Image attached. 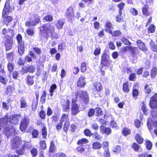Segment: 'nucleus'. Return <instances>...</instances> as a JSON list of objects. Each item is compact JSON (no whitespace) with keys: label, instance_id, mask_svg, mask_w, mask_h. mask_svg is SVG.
<instances>
[{"label":"nucleus","instance_id":"423d86ee","mask_svg":"<svg viewBox=\"0 0 157 157\" xmlns=\"http://www.w3.org/2000/svg\"><path fill=\"white\" fill-rule=\"evenodd\" d=\"M18 45V52L20 56L23 55L25 52V42L22 40V37L20 34H18L16 37Z\"/></svg>","mask_w":157,"mask_h":157},{"label":"nucleus","instance_id":"9b49d317","mask_svg":"<svg viewBox=\"0 0 157 157\" xmlns=\"http://www.w3.org/2000/svg\"><path fill=\"white\" fill-rule=\"evenodd\" d=\"M150 105L151 108L155 109L157 108V94H155L151 98Z\"/></svg>","mask_w":157,"mask_h":157},{"label":"nucleus","instance_id":"cd10ccee","mask_svg":"<svg viewBox=\"0 0 157 157\" xmlns=\"http://www.w3.org/2000/svg\"><path fill=\"white\" fill-rule=\"evenodd\" d=\"M125 3L123 2H121L117 5V7L119 8L118 12L122 13V10L124 9Z\"/></svg>","mask_w":157,"mask_h":157},{"label":"nucleus","instance_id":"c756f323","mask_svg":"<svg viewBox=\"0 0 157 157\" xmlns=\"http://www.w3.org/2000/svg\"><path fill=\"white\" fill-rule=\"evenodd\" d=\"M119 14L117 15L116 17V21L117 22H121L123 21V18L122 17V13L119 12Z\"/></svg>","mask_w":157,"mask_h":157},{"label":"nucleus","instance_id":"774afa93","mask_svg":"<svg viewBox=\"0 0 157 157\" xmlns=\"http://www.w3.org/2000/svg\"><path fill=\"white\" fill-rule=\"evenodd\" d=\"M104 155L105 157H110V154L109 152V150L108 149L105 150L104 153Z\"/></svg>","mask_w":157,"mask_h":157},{"label":"nucleus","instance_id":"f3484780","mask_svg":"<svg viewBox=\"0 0 157 157\" xmlns=\"http://www.w3.org/2000/svg\"><path fill=\"white\" fill-rule=\"evenodd\" d=\"M10 9V7L9 6L5 5L2 13V17L5 16H8Z\"/></svg>","mask_w":157,"mask_h":157},{"label":"nucleus","instance_id":"13d9d810","mask_svg":"<svg viewBox=\"0 0 157 157\" xmlns=\"http://www.w3.org/2000/svg\"><path fill=\"white\" fill-rule=\"evenodd\" d=\"M14 65V64L13 62L11 61L8 62L7 65L8 69H13Z\"/></svg>","mask_w":157,"mask_h":157},{"label":"nucleus","instance_id":"8fccbe9b","mask_svg":"<svg viewBox=\"0 0 157 157\" xmlns=\"http://www.w3.org/2000/svg\"><path fill=\"white\" fill-rule=\"evenodd\" d=\"M130 12L133 15H136L137 14V11L134 8H132L130 10Z\"/></svg>","mask_w":157,"mask_h":157},{"label":"nucleus","instance_id":"aec40b11","mask_svg":"<svg viewBox=\"0 0 157 157\" xmlns=\"http://www.w3.org/2000/svg\"><path fill=\"white\" fill-rule=\"evenodd\" d=\"M77 86L79 87L83 86L86 84L85 78L83 76L80 77L77 82Z\"/></svg>","mask_w":157,"mask_h":157},{"label":"nucleus","instance_id":"5701e85b","mask_svg":"<svg viewBox=\"0 0 157 157\" xmlns=\"http://www.w3.org/2000/svg\"><path fill=\"white\" fill-rule=\"evenodd\" d=\"M42 126L43 127L42 129V137L44 138H46L47 134V129L45 125L44 124H42Z\"/></svg>","mask_w":157,"mask_h":157},{"label":"nucleus","instance_id":"5fc2aeb1","mask_svg":"<svg viewBox=\"0 0 157 157\" xmlns=\"http://www.w3.org/2000/svg\"><path fill=\"white\" fill-rule=\"evenodd\" d=\"M17 63L20 66H24L25 64V61L21 58H20L17 62Z\"/></svg>","mask_w":157,"mask_h":157},{"label":"nucleus","instance_id":"f257e3e1","mask_svg":"<svg viewBox=\"0 0 157 157\" xmlns=\"http://www.w3.org/2000/svg\"><path fill=\"white\" fill-rule=\"evenodd\" d=\"M14 30L9 28L8 30L4 28L2 30V34L4 36L3 37L2 43L5 48V50L7 52L11 50L13 44V38Z\"/></svg>","mask_w":157,"mask_h":157},{"label":"nucleus","instance_id":"79ce46f5","mask_svg":"<svg viewBox=\"0 0 157 157\" xmlns=\"http://www.w3.org/2000/svg\"><path fill=\"white\" fill-rule=\"evenodd\" d=\"M27 82L28 84L30 85H32L34 81L31 76H28L27 77Z\"/></svg>","mask_w":157,"mask_h":157},{"label":"nucleus","instance_id":"3c124183","mask_svg":"<svg viewBox=\"0 0 157 157\" xmlns=\"http://www.w3.org/2000/svg\"><path fill=\"white\" fill-rule=\"evenodd\" d=\"M39 134L38 131L36 129L34 130L32 132V134L33 138H36L37 137Z\"/></svg>","mask_w":157,"mask_h":157},{"label":"nucleus","instance_id":"72a5a7b5","mask_svg":"<svg viewBox=\"0 0 157 157\" xmlns=\"http://www.w3.org/2000/svg\"><path fill=\"white\" fill-rule=\"evenodd\" d=\"M101 145L98 142H95L93 144V148L94 149H99L101 148Z\"/></svg>","mask_w":157,"mask_h":157},{"label":"nucleus","instance_id":"f8f14e48","mask_svg":"<svg viewBox=\"0 0 157 157\" xmlns=\"http://www.w3.org/2000/svg\"><path fill=\"white\" fill-rule=\"evenodd\" d=\"M105 31L109 33H112V31L113 29V27L112 23L110 21H108L105 23L104 25Z\"/></svg>","mask_w":157,"mask_h":157},{"label":"nucleus","instance_id":"a211bd4d","mask_svg":"<svg viewBox=\"0 0 157 157\" xmlns=\"http://www.w3.org/2000/svg\"><path fill=\"white\" fill-rule=\"evenodd\" d=\"M5 131L7 132L6 134L9 135H14L15 134V130L14 128L12 126L8 128L6 127L5 129Z\"/></svg>","mask_w":157,"mask_h":157},{"label":"nucleus","instance_id":"49530a36","mask_svg":"<svg viewBox=\"0 0 157 157\" xmlns=\"http://www.w3.org/2000/svg\"><path fill=\"white\" fill-rule=\"evenodd\" d=\"M96 113L97 114V116H99L102 115V110L99 107L97 108L96 109Z\"/></svg>","mask_w":157,"mask_h":157},{"label":"nucleus","instance_id":"0e129e2a","mask_svg":"<svg viewBox=\"0 0 157 157\" xmlns=\"http://www.w3.org/2000/svg\"><path fill=\"white\" fill-rule=\"evenodd\" d=\"M85 134L88 136H90L92 135L90 131L88 129H85L84 132Z\"/></svg>","mask_w":157,"mask_h":157},{"label":"nucleus","instance_id":"69168bd1","mask_svg":"<svg viewBox=\"0 0 157 157\" xmlns=\"http://www.w3.org/2000/svg\"><path fill=\"white\" fill-rule=\"evenodd\" d=\"M98 35L99 37L102 38L105 35L104 30L102 29L98 33Z\"/></svg>","mask_w":157,"mask_h":157},{"label":"nucleus","instance_id":"1a4fd4ad","mask_svg":"<svg viewBox=\"0 0 157 157\" xmlns=\"http://www.w3.org/2000/svg\"><path fill=\"white\" fill-rule=\"evenodd\" d=\"M108 55L106 52H103L101 55V64L103 66L108 67L110 65L109 61L107 59Z\"/></svg>","mask_w":157,"mask_h":157},{"label":"nucleus","instance_id":"39448f33","mask_svg":"<svg viewBox=\"0 0 157 157\" xmlns=\"http://www.w3.org/2000/svg\"><path fill=\"white\" fill-rule=\"evenodd\" d=\"M40 31L41 32L46 33V37L49 36L48 33L52 34L55 31L54 25H52L50 23L44 24L40 27Z\"/></svg>","mask_w":157,"mask_h":157},{"label":"nucleus","instance_id":"412c9836","mask_svg":"<svg viewBox=\"0 0 157 157\" xmlns=\"http://www.w3.org/2000/svg\"><path fill=\"white\" fill-rule=\"evenodd\" d=\"M65 23L64 20L63 19H61L59 20L56 24V28L58 29H61Z\"/></svg>","mask_w":157,"mask_h":157},{"label":"nucleus","instance_id":"6e6d98bb","mask_svg":"<svg viewBox=\"0 0 157 157\" xmlns=\"http://www.w3.org/2000/svg\"><path fill=\"white\" fill-rule=\"evenodd\" d=\"M31 153L33 156H35L37 154V150L36 148H34L31 151Z\"/></svg>","mask_w":157,"mask_h":157},{"label":"nucleus","instance_id":"393cba45","mask_svg":"<svg viewBox=\"0 0 157 157\" xmlns=\"http://www.w3.org/2000/svg\"><path fill=\"white\" fill-rule=\"evenodd\" d=\"M148 5H144V7L142 8V13L144 15L148 16L149 15V12L148 11Z\"/></svg>","mask_w":157,"mask_h":157},{"label":"nucleus","instance_id":"09e8293b","mask_svg":"<svg viewBox=\"0 0 157 157\" xmlns=\"http://www.w3.org/2000/svg\"><path fill=\"white\" fill-rule=\"evenodd\" d=\"M101 53V48L99 47L96 48L94 51V54L96 56H98Z\"/></svg>","mask_w":157,"mask_h":157},{"label":"nucleus","instance_id":"bb28decb","mask_svg":"<svg viewBox=\"0 0 157 157\" xmlns=\"http://www.w3.org/2000/svg\"><path fill=\"white\" fill-rule=\"evenodd\" d=\"M21 106V108H25L27 106V103L25 98H22L20 100Z\"/></svg>","mask_w":157,"mask_h":157},{"label":"nucleus","instance_id":"0eeeda50","mask_svg":"<svg viewBox=\"0 0 157 157\" xmlns=\"http://www.w3.org/2000/svg\"><path fill=\"white\" fill-rule=\"evenodd\" d=\"M86 91L80 90L76 92L75 94V97L77 99L78 97L83 99L84 102L87 104L89 102L88 96Z\"/></svg>","mask_w":157,"mask_h":157},{"label":"nucleus","instance_id":"a878e982","mask_svg":"<svg viewBox=\"0 0 157 157\" xmlns=\"http://www.w3.org/2000/svg\"><path fill=\"white\" fill-rule=\"evenodd\" d=\"M155 29L156 27L153 24L150 25L147 29L148 33H154L155 31Z\"/></svg>","mask_w":157,"mask_h":157},{"label":"nucleus","instance_id":"603ef678","mask_svg":"<svg viewBox=\"0 0 157 157\" xmlns=\"http://www.w3.org/2000/svg\"><path fill=\"white\" fill-rule=\"evenodd\" d=\"M69 126V122L67 121L65 122L63 127V130L65 132H67V131Z\"/></svg>","mask_w":157,"mask_h":157},{"label":"nucleus","instance_id":"7c9ffc66","mask_svg":"<svg viewBox=\"0 0 157 157\" xmlns=\"http://www.w3.org/2000/svg\"><path fill=\"white\" fill-rule=\"evenodd\" d=\"M132 95L133 97L135 99H137V89L136 85L134 86L132 90Z\"/></svg>","mask_w":157,"mask_h":157},{"label":"nucleus","instance_id":"20e7f679","mask_svg":"<svg viewBox=\"0 0 157 157\" xmlns=\"http://www.w3.org/2000/svg\"><path fill=\"white\" fill-rule=\"evenodd\" d=\"M151 116L148 119L147 123V127L149 131L152 130L153 128H157V122L156 120L157 118V109H154L151 113Z\"/></svg>","mask_w":157,"mask_h":157},{"label":"nucleus","instance_id":"c03bdc74","mask_svg":"<svg viewBox=\"0 0 157 157\" xmlns=\"http://www.w3.org/2000/svg\"><path fill=\"white\" fill-rule=\"evenodd\" d=\"M113 152L118 154L121 151V147L119 146H117L113 148Z\"/></svg>","mask_w":157,"mask_h":157},{"label":"nucleus","instance_id":"864d4df0","mask_svg":"<svg viewBox=\"0 0 157 157\" xmlns=\"http://www.w3.org/2000/svg\"><path fill=\"white\" fill-rule=\"evenodd\" d=\"M36 102H34L32 105V107H36L37 104H38V98L39 97V94L38 93L37 94H36Z\"/></svg>","mask_w":157,"mask_h":157},{"label":"nucleus","instance_id":"338daca9","mask_svg":"<svg viewBox=\"0 0 157 157\" xmlns=\"http://www.w3.org/2000/svg\"><path fill=\"white\" fill-rule=\"evenodd\" d=\"M136 78V77L134 73H132L129 77V79L130 81H134Z\"/></svg>","mask_w":157,"mask_h":157},{"label":"nucleus","instance_id":"de8ad7c7","mask_svg":"<svg viewBox=\"0 0 157 157\" xmlns=\"http://www.w3.org/2000/svg\"><path fill=\"white\" fill-rule=\"evenodd\" d=\"M46 96V92L44 91L43 92L42 96L41 98V101L42 103H44L45 102Z\"/></svg>","mask_w":157,"mask_h":157},{"label":"nucleus","instance_id":"b1692460","mask_svg":"<svg viewBox=\"0 0 157 157\" xmlns=\"http://www.w3.org/2000/svg\"><path fill=\"white\" fill-rule=\"evenodd\" d=\"M109 34H111L112 36L119 37L121 35L122 32L120 30H115L113 32L112 31V33H110Z\"/></svg>","mask_w":157,"mask_h":157},{"label":"nucleus","instance_id":"ddd939ff","mask_svg":"<svg viewBox=\"0 0 157 157\" xmlns=\"http://www.w3.org/2000/svg\"><path fill=\"white\" fill-rule=\"evenodd\" d=\"M71 109V113L73 115L77 114L80 111L78 104L74 103L73 100H72Z\"/></svg>","mask_w":157,"mask_h":157},{"label":"nucleus","instance_id":"c9c22d12","mask_svg":"<svg viewBox=\"0 0 157 157\" xmlns=\"http://www.w3.org/2000/svg\"><path fill=\"white\" fill-rule=\"evenodd\" d=\"M68 120V115L63 114L61 117L60 121L62 122H63L64 121H67Z\"/></svg>","mask_w":157,"mask_h":157},{"label":"nucleus","instance_id":"052dcab7","mask_svg":"<svg viewBox=\"0 0 157 157\" xmlns=\"http://www.w3.org/2000/svg\"><path fill=\"white\" fill-rule=\"evenodd\" d=\"M151 49L153 51L157 52V45L153 43L151 45Z\"/></svg>","mask_w":157,"mask_h":157},{"label":"nucleus","instance_id":"680f3d73","mask_svg":"<svg viewBox=\"0 0 157 157\" xmlns=\"http://www.w3.org/2000/svg\"><path fill=\"white\" fill-rule=\"evenodd\" d=\"M95 113V110L91 109L89 111L88 114V116L89 117H91L94 115Z\"/></svg>","mask_w":157,"mask_h":157},{"label":"nucleus","instance_id":"e2e57ef3","mask_svg":"<svg viewBox=\"0 0 157 157\" xmlns=\"http://www.w3.org/2000/svg\"><path fill=\"white\" fill-rule=\"evenodd\" d=\"M109 144V143L108 141L104 142H103V147L105 150L108 149Z\"/></svg>","mask_w":157,"mask_h":157},{"label":"nucleus","instance_id":"4d7b16f0","mask_svg":"<svg viewBox=\"0 0 157 157\" xmlns=\"http://www.w3.org/2000/svg\"><path fill=\"white\" fill-rule=\"evenodd\" d=\"M111 126L112 128L117 129V125L115 121H112L111 122Z\"/></svg>","mask_w":157,"mask_h":157},{"label":"nucleus","instance_id":"6ab92c4d","mask_svg":"<svg viewBox=\"0 0 157 157\" xmlns=\"http://www.w3.org/2000/svg\"><path fill=\"white\" fill-rule=\"evenodd\" d=\"M100 131L103 133H105L107 135L110 134L111 132V130L109 128H106L101 125L100 128Z\"/></svg>","mask_w":157,"mask_h":157},{"label":"nucleus","instance_id":"2f4dec72","mask_svg":"<svg viewBox=\"0 0 157 157\" xmlns=\"http://www.w3.org/2000/svg\"><path fill=\"white\" fill-rule=\"evenodd\" d=\"M43 19L46 21L51 22L53 20V17L51 15L48 14L44 17Z\"/></svg>","mask_w":157,"mask_h":157},{"label":"nucleus","instance_id":"4be33fe9","mask_svg":"<svg viewBox=\"0 0 157 157\" xmlns=\"http://www.w3.org/2000/svg\"><path fill=\"white\" fill-rule=\"evenodd\" d=\"M138 47L140 49L143 51L145 52L147 50L144 44L140 40H138Z\"/></svg>","mask_w":157,"mask_h":157},{"label":"nucleus","instance_id":"4468645a","mask_svg":"<svg viewBox=\"0 0 157 157\" xmlns=\"http://www.w3.org/2000/svg\"><path fill=\"white\" fill-rule=\"evenodd\" d=\"M3 23L7 26L9 25V24L11 23L13 20V18L11 16H8L2 17Z\"/></svg>","mask_w":157,"mask_h":157},{"label":"nucleus","instance_id":"c85d7f7f","mask_svg":"<svg viewBox=\"0 0 157 157\" xmlns=\"http://www.w3.org/2000/svg\"><path fill=\"white\" fill-rule=\"evenodd\" d=\"M94 86L98 91H101L102 89L101 84L100 82H96L94 84Z\"/></svg>","mask_w":157,"mask_h":157},{"label":"nucleus","instance_id":"4c0bfd02","mask_svg":"<svg viewBox=\"0 0 157 157\" xmlns=\"http://www.w3.org/2000/svg\"><path fill=\"white\" fill-rule=\"evenodd\" d=\"M122 133L125 136H127L130 134L131 133L130 131L128 128H125L122 130Z\"/></svg>","mask_w":157,"mask_h":157},{"label":"nucleus","instance_id":"dca6fc26","mask_svg":"<svg viewBox=\"0 0 157 157\" xmlns=\"http://www.w3.org/2000/svg\"><path fill=\"white\" fill-rule=\"evenodd\" d=\"M15 52L13 51L6 53V58L8 62L13 60L15 57Z\"/></svg>","mask_w":157,"mask_h":157},{"label":"nucleus","instance_id":"bf43d9fd","mask_svg":"<svg viewBox=\"0 0 157 157\" xmlns=\"http://www.w3.org/2000/svg\"><path fill=\"white\" fill-rule=\"evenodd\" d=\"M108 45L109 48L110 49L112 50L115 49V47L113 42L111 41L110 42L108 43Z\"/></svg>","mask_w":157,"mask_h":157},{"label":"nucleus","instance_id":"ea45409f","mask_svg":"<svg viewBox=\"0 0 157 157\" xmlns=\"http://www.w3.org/2000/svg\"><path fill=\"white\" fill-rule=\"evenodd\" d=\"M40 147L41 149L44 150L46 148L45 142L44 140L40 141Z\"/></svg>","mask_w":157,"mask_h":157},{"label":"nucleus","instance_id":"e433bc0d","mask_svg":"<svg viewBox=\"0 0 157 157\" xmlns=\"http://www.w3.org/2000/svg\"><path fill=\"white\" fill-rule=\"evenodd\" d=\"M33 50L36 55H40L42 53L41 49L39 48L34 47Z\"/></svg>","mask_w":157,"mask_h":157},{"label":"nucleus","instance_id":"37998d69","mask_svg":"<svg viewBox=\"0 0 157 157\" xmlns=\"http://www.w3.org/2000/svg\"><path fill=\"white\" fill-rule=\"evenodd\" d=\"M121 41L122 43L125 45H130L131 43L127 39L125 38H122Z\"/></svg>","mask_w":157,"mask_h":157},{"label":"nucleus","instance_id":"7ed1b4c3","mask_svg":"<svg viewBox=\"0 0 157 157\" xmlns=\"http://www.w3.org/2000/svg\"><path fill=\"white\" fill-rule=\"evenodd\" d=\"M29 144L23 141L20 140L18 137H15L11 141V145L13 148L16 149L17 153L19 155H22L24 153L25 148L29 149Z\"/></svg>","mask_w":157,"mask_h":157},{"label":"nucleus","instance_id":"f704fd0d","mask_svg":"<svg viewBox=\"0 0 157 157\" xmlns=\"http://www.w3.org/2000/svg\"><path fill=\"white\" fill-rule=\"evenodd\" d=\"M56 88V85L54 84L52 85L50 87V96L52 97L53 95V92L54 90Z\"/></svg>","mask_w":157,"mask_h":157},{"label":"nucleus","instance_id":"9d476101","mask_svg":"<svg viewBox=\"0 0 157 157\" xmlns=\"http://www.w3.org/2000/svg\"><path fill=\"white\" fill-rule=\"evenodd\" d=\"M21 118L20 114L11 115L10 117V122L13 124H17L19 119Z\"/></svg>","mask_w":157,"mask_h":157},{"label":"nucleus","instance_id":"58836bf2","mask_svg":"<svg viewBox=\"0 0 157 157\" xmlns=\"http://www.w3.org/2000/svg\"><path fill=\"white\" fill-rule=\"evenodd\" d=\"M151 85H146L144 87L146 93L147 94L150 93L151 91Z\"/></svg>","mask_w":157,"mask_h":157},{"label":"nucleus","instance_id":"2eb2a0df","mask_svg":"<svg viewBox=\"0 0 157 157\" xmlns=\"http://www.w3.org/2000/svg\"><path fill=\"white\" fill-rule=\"evenodd\" d=\"M66 16L67 17L71 18L74 15V12L73 8L70 6L67 10L66 12Z\"/></svg>","mask_w":157,"mask_h":157},{"label":"nucleus","instance_id":"a19ab883","mask_svg":"<svg viewBox=\"0 0 157 157\" xmlns=\"http://www.w3.org/2000/svg\"><path fill=\"white\" fill-rule=\"evenodd\" d=\"M88 142V141L86 139H82L78 141L77 142L78 144L81 145L87 143Z\"/></svg>","mask_w":157,"mask_h":157},{"label":"nucleus","instance_id":"f03ea898","mask_svg":"<svg viewBox=\"0 0 157 157\" xmlns=\"http://www.w3.org/2000/svg\"><path fill=\"white\" fill-rule=\"evenodd\" d=\"M33 19L32 20L29 18V21H25V26L29 27L26 30V32L29 36H32L35 33L34 27L37 24L41 22V20L40 17L38 14H33Z\"/></svg>","mask_w":157,"mask_h":157},{"label":"nucleus","instance_id":"6e6552de","mask_svg":"<svg viewBox=\"0 0 157 157\" xmlns=\"http://www.w3.org/2000/svg\"><path fill=\"white\" fill-rule=\"evenodd\" d=\"M30 119L27 117H24L22 120L20 126V129L22 131L25 130L29 124Z\"/></svg>","mask_w":157,"mask_h":157},{"label":"nucleus","instance_id":"473e14b6","mask_svg":"<svg viewBox=\"0 0 157 157\" xmlns=\"http://www.w3.org/2000/svg\"><path fill=\"white\" fill-rule=\"evenodd\" d=\"M123 90L125 93H128L129 91V88L128 86V82H125L123 84Z\"/></svg>","mask_w":157,"mask_h":157},{"label":"nucleus","instance_id":"a18cd8bd","mask_svg":"<svg viewBox=\"0 0 157 157\" xmlns=\"http://www.w3.org/2000/svg\"><path fill=\"white\" fill-rule=\"evenodd\" d=\"M146 146L147 149L150 150L151 148L152 144L150 141L147 140L146 142Z\"/></svg>","mask_w":157,"mask_h":157}]
</instances>
